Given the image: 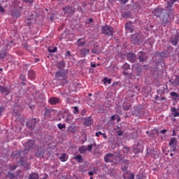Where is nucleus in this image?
Masks as SVG:
<instances>
[{"label": "nucleus", "instance_id": "1", "mask_svg": "<svg viewBox=\"0 0 179 179\" xmlns=\"http://www.w3.org/2000/svg\"><path fill=\"white\" fill-rule=\"evenodd\" d=\"M131 44H134L137 45H141L142 43H143V40L141 38L139 34H134L131 35Z\"/></svg>", "mask_w": 179, "mask_h": 179}, {"label": "nucleus", "instance_id": "2", "mask_svg": "<svg viewBox=\"0 0 179 179\" xmlns=\"http://www.w3.org/2000/svg\"><path fill=\"white\" fill-rule=\"evenodd\" d=\"M101 31L102 34H106V36H113L114 34V29L108 25L102 27Z\"/></svg>", "mask_w": 179, "mask_h": 179}, {"label": "nucleus", "instance_id": "3", "mask_svg": "<svg viewBox=\"0 0 179 179\" xmlns=\"http://www.w3.org/2000/svg\"><path fill=\"white\" fill-rule=\"evenodd\" d=\"M169 17L170 18V15H168L167 13H164L159 18L160 21L162 22V24H164V27H166V24H170L171 23V19H169ZM173 20L174 19H171V20Z\"/></svg>", "mask_w": 179, "mask_h": 179}, {"label": "nucleus", "instance_id": "4", "mask_svg": "<svg viewBox=\"0 0 179 179\" xmlns=\"http://www.w3.org/2000/svg\"><path fill=\"white\" fill-rule=\"evenodd\" d=\"M37 123L36 118L29 119L26 122V126L30 131L36 129V124Z\"/></svg>", "mask_w": 179, "mask_h": 179}, {"label": "nucleus", "instance_id": "5", "mask_svg": "<svg viewBox=\"0 0 179 179\" xmlns=\"http://www.w3.org/2000/svg\"><path fill=\"white\" fill-rule=\"evenodd\" d=\"M177 138H171L169 141V145L171 148V152H176L177 150Z\"/></svg>", "mask_w": 179, "mask_h": 179}, {"label": "nucleus", "instance_id": "6", "mask_svg": "<svg viewBox=\"0 0 179 179\" xmlns=\"http://www.w3.org/2000/svg\"><path fill=\"white\" fill-rule=\"evenodd\" d=\"M164 12H166V10L162 8L157 7L152 11V13L154 15V16H156V17L160 18L163 15Z\"/></svg>", "mask_w": 179, "mask_h": 179}, {"label": "nucleus", "instance_id": "7", "mask_svg": "<svg viewBox=\"0 0 179 179\" xmlns=\"http://www.w3.org/2000/svg\"><path fill=\"white\" fill-rule=\"evenodd\" d=\"M20 166L24 169V170H30V163L26 162L24 157H21L20 158Z\"/></svg>", "mask_w": 179, "mask_h": 179}, {"label": "nucleus", "instance_id": "8", "mask_svg": "<svg viewBox=\"0 0 179 179\" xmlns=\"http://www.w3.org/2000/svg\"><path fill=\"white\" fill-rule=\"evenodd\" d=\"M170 83H171L173 87H178L179 86V76L176 75L173 76L171 80H169Z\"/></svg>", "mask_w": 179, "mask_h": 179}, {"label": "nucleus", "instance_id": "9", "mask_svg": "<svg viewBox=\"0 0 179 179\" xmlns=\"http://www.w3.org/2000/svg\"><path fill=\"white\" fill-rule=\"evenodd\" d=\"M138 59L139 62H145L148 59V55L143 51H141L138 53Z\"/></svg>", "mask_w": 179, "mask_h": 179}, {"label": "nucleus", "instance_id": "10", "mask_svg": "<svg viewBox=\"0 0 179 179\" xmlns=\"http://www.w3.org/2000/svg\"><path fill=\"white\" fill-rule=\"evenodd\" d=\"M61 103V99L59 97H51L48 100V103L51 104V106H57V104H59Z\"/></svg>", "mask_w": 179, "mask_h": 179}, {"label": "nucleus", "instance_id": "11", "mask_svg": "<svg viewBox=\"0 0 179 179\" xmlns=\"http://www.w3.org/2000/svg\"><path fill=\"white\" fill-rule=\"evenodd\" d=\"M104 162L105 163H113V162H114V154L110 152L106 154L104 156Z\"/></svg>", "mask_w": 179, "mask_h": 179}, {"label": "nucleus", "instance_id": "12", "mask_svg": "<svg viewBox=\"0 0 179 179\" xmlns=\"http://www.w3.org/2000/svg\"><path fill=\"white\" fill-rule=\"evenodd\" d=\"M63 10L64 12V15H66V16H72L73 13H75V10L72 7L66 6L63 8Z\"/></svg>", "mask_w": 179, "mask_h": 179}, {"label": "nucleus", "instance_id": "13", "mask_svg": "<svg viewBox=\"0 0 179 179\" xmlns=\"http://www.w3.org/2000/svg\"><path fill=\"white\" fill-rule=\"evenodd\" d=\"M0 92L3 96H8L10 93V88L0 85Z\"/></svg>", "mask_w": 179, "mask_h": 179}, {"label": "nucleus", "instance_id": "14", "mask_svg": "<svg viewBox=\"0 0 179 179\" xmlns=\"http://www.w3.org/2000/svg\"><path fill=\"white\" fill-rule=\"evenodd\" d=\"M127 59L131 64H135V62H136V55H135V53L129 52L127 55Z\"/></svg>", "mask_w": 179, "mask_h": 179}, {"label": "nucleus", "instance_id": "15", "mask_svg": "<svg viewBox=\"0 0 179 179\" xmlns=\"http://www.w3.org/2000/svg\"><path fill=\"white\" fill-rule=\"evenodd\" d=\"M83 125L85 127H92L93 125V117L91 116L85 117Z\"/></svg>", "mask_w": 179, "mask_h": 179}, {"label": "nucleus", "instance_id": "16", "mask_svg": "<svg viewBox=\"0 0 179 179\" xmlns=\"http://www.w3.org/2000/svg\"><path fill=\"white\" fill-rule=\"evenodd\" d=\"M55 77L57 78V79H59V80H64V79H66V73L59 71L56 72Z\"/></svg>", "mask_w": 179, "mask_h": 179}, {"label": "nucleus", "instance_id": "17", "mask_svg": "<svg viewBox=\"0 0 179 179\" xmlns=\"http://www.w3.org/2000/svg\"><path fill=\"white\" fill-rule=\"evenodd\" d=\"M171 98L172 99L173 101H176L178 103L179 101V94L176 92H171L170 93Z\"/></svg>", "mask_w": 179, "mask_h": 179}, {"label": "nucleus", "instance_id": "18", "mask_svg": "<svg viewBox=\"0 0 179 179\" xmlns=\"http://www.w3.org/2000/svg\"><path fill=\"white\" fill-rule=\"evenodd\" d=\"M35 145L34 141L28 140V141L25 143V148L26 149H29L30 150V149H33V148H34Z\"/></svg>", "mask_w": 179, "mask_h": 179}, {"label": "nucleus", "instance_id": "19", "mask_svg": "<svg viewBox=\"0 0 179 179\" xmlns=\"http://www.w3.org/2000/svg\"><path fill=\"white\" fill-rule=\"evenodd\" d=\"M22 156V151H13L11 154V157L13 159H15V160H17V159H20Z\"/></svg>", "mask_w": 179, "mask_h": 179}, {"label": "nucleus", "instance_id": "20", "mask_svg": "<svg viewBox=\"0 0 179 179\" xmlns=\"http://www.w3.org/2000/svg\"><path fill=\"white\" fill-rule=\"evenodd\" d=\"M166 15L170 16V19H174V9L173 8H166Z\"/></svg>", "mask_w": 179, "mask_h": 179}, {"label": "nucleus", "instance_id": "21", "mask_svg": "<svg viewBox=\"0 0 179 179\" xmlns=\"http://www.w3.org/2000/svg\"><path fill=\"white\" fill-rule=\"evenodd\" d=\"M113 160H114L115 164H118V163H121V162L122 160L121 154L118 153L116 155H114Z\"/></svg>", "mask_w": 179, "mask_h": 179}, {"label": "nucleus", "instance_id": "22", "mask_svg": "<svg viewBox=\"0 0 179 179\" xmlns=\"http://www.w3.org/2000/svg\"><path fill=\"white\" fill-rule=\"evenodd\" d=\"M77 129H78V127H76V126H70L67 128L66 131L69 134H76Z\"/></svg>", "mask_w": 179, "mask_h": 179}, {"label": "nucleus", "instance_id": "23", "mask_svg": "<svg viewBox=\"0 0 179 179\" xmlns=\"http://www.w3.org/2000/svg\"><path fill=\"white\" fill-rule=\"evenodd\" d=\"M178 38L173 35L171 37L170 43H171L173 45L176 47V45L178 44Z\"/></svg>", "mask_w": 179, "mask_h": 179}, {"label": "nucleus", "instance_id": "24", "mask_svg": "<svg viewBox=\"0 0 179 179\" xmlns=\"http://www.w3.org/2000/svg\"><path fill=\"white\" fill-rule=\"evenodd\" d=\"M171 111L172 112V115L173 117H179V107L178 108H176L175 107H171Z\"/></svg>", "mask_w": 179, "mask_h": 179}, {"label": "nucleus", "instance_id": "25", "mask_svg": "<svg viewBox=\"0 0 179 179\" xmlns=\"http://www.w3.org/2000/svg\"><path fill=\"white\" fill-rule=\"evenodd\" d=\"M91 52H92V54H96V55H99V54H100L99 45L94 44L93 48L91 50Z\"/></svg>", "mask_w": 179, "mask_h": 179}, {"label": "nucleus", "instance_id": "26", "mask_svg": "<svg viewBox=\"0 0 179 179\" xmlns=\"http://www.w3.org/2000/svg\"><path fill=\"white\" fill-rule=\"evenodd\" d=\"M73 160H76L77 163H83V157L80 154H78L77 155L73 157Z\"/></svg>", "mask_w": 179, "mask_h": 179}, {"label": "nucleus", "instance_id": "27", "mask_svg": "<svg viewBox=\"0 0 179 179\" xmlns=\"http://www.w3.org/2000/svg\"><path fill=\"white\" fill-rule=\"evenodd\" d=\"M35 156L39 159H43V157H44V150H42L41 149L38 150V151L35 152Z\"/></svg>", "mask_w": 179, "mask_h": 179}, {"label": "nucleus", "instance_id": "28", "mask_svg": "<svg viewBox=\"0 0 179 179\" xmlns=\"http://www.w3.org/2000/svg\"><path fill=\"white\" fill-rule=\"evenodd\" d=\"M28 78L31 80H34V79H36V72H34V71H33V70H30L28 72Z\"/></svg>", "mask_w": 179, "mask_h": 179}, {"label": "nucleus", "instance_id": "29", "mask_svg": "<svg viewBox=\"0 0 179 179\" xmlns=\"http://www.w3.org/2000/svg\"><path fill=\"white\" fill-rule=\"evenodd\" d=\"M90 52V50L86 49V48H83L80 50V54L82 55V57H86L89 53Z\"/></svg>", "mask_w": 179, "mask_h": 179}, {"label": "nucleus", "instance_id": "30", "mask_svg": "<svg viewBox=\"0 0 179 179\" xmlns=\"http://www.w3.org/2000/svg\"><path fill=\"white\" fill-rule=\"evenodd\" d=\"M115 131L117 135V136H122L124 135V130L121 129V127H117V128L115 129Z\"/></svg>", "mask_w": 179, "mask_h": 179}, {"label": "nucleus", "instance_id": "31", "mask_svg": "<svg viewBox=\"0 0 179 179\" xmlns=\"http://www.w3.org/2000/svg\"><path fill=\"white\" fill-rule=\"evenodd\" d=\"M87 150V147H86L85 145H81L78 148V151L81 155H85Z\"/></svg>", "mask_w": 179, "mask_h": 179}, {"label": "nucleus", "instance_id": "32", "mask_svg": "<svg viewBox=\"0 0 179 179\" xmlns=\"http://www.w3.org/2000/svg\"><path fill=\"white\" fill-rule=\"evenodd\" d=\"M19 79L20 80H21L20 84L23 86H26V76H24V74H20Z\"/></svg>", "mask_w": 179, "mask_h": 179}, {"label": "nucleus", "instance_id": "33", "mask_svg": "<svg viewBox=\"0 0 179 179\" xmlns=\"http://www.w3.org/2000/svg\"><path fill=\"white\" fill-rule=\"evenodd\" d=\"M59 159L61 162H66V160H68V155L66 153H62L59 157Z\"/></svg>", "mask_w": 179, "mask_h": 179}, {"label": "nucleus", "instance_id": "34", "mask_svg": "<svg viewBox=\"0 0 179 179\" xmlns=\"http://www.w3.org/2000/svg\"><path fill=\"white\" fill-rule=\"evenodd\" d=\"M40 178V175L37 173H31L29 176L28 179H38Z\"/></svg>", "mask_w": 179, "mask_h": 179}, {"label": "nucleus", "instance_id": "35", "mask_svg": "<svg viewBox=\"0 0 179 179\" xmlns=\"http://www.w3.org/2000/svg\"><path fill=\"white\" fill-rule=\"evenodd\" d=\"M57 68L58 69H64L65 68V61L62 60L59 62H57Z\"/></svg>", "mask_w": 179, "mask_h": 179}, {"label": "nucleus", "instance_id": "36", "mask_svg": "<svg viewBox=\"0 0 179 179\" xmlns=\"http://www.w3.org/2000/svg\"><path fill=\"white\" fill-rule=\"evenodd\" d=\"M83 38H80L77 41L78 47H85L86 45V41H82Z\"/></svg>", "mask_w": 179, "mask_h": 179}, {"label": "nucleus", "instance_id": "37", "mask_svg": "<svg viewBox=\"0 0 179 179\" xmlns=\"http://www.w3.org/2000/svg\"><path fill=\"white\" fill-rule=\"evenodd\" d=\"M73 120V116H72V114H69L65 119V122H68V124H70V122H72Z\"/></svg>", "mask_w": 179, "mask_h": 179}, {"label": "nucleus", "instance_id": "38", "mask_svg": "<svg viewBox=\"0 0 179 179\" xmlns=\"http://www.w3.org/2000/svg\"><path fill=\"white\" fill-rule=\"evenodd\" d=\"M96 146H97L96 143H94L91 145H88L87 147V150H89V152H92L93 148H96Z\"/></svg>", "mask_w": 179, "mask_h": 179}, {"label": "nucleus", "instance_id": "39", "mask_svg": "<svg viewBox=\"0 0 179 179\" xmlns=\"http://www.w3.org/2000/svg\"><path fill=\"white\" fill-rule=\"evenodd\" d=\"M131 69V66L128 63H124L122 66V69H123V71H128V69Z\"/></svg>", "mask_w": 179, "mask_h": 179}, {"label": "nucleus", "instance_id": "40", "mask_svg": "<svg viewBox=\"0 0 179 179\" xmlns=\"http://www.w3.org/2000/svg\"><path fill=\"white\" fill-rule=\"evenodd\" d=\"M174 2H177V0H173V1L170 0L166 3L167 6L166 8H173V5H174Z\"/></svg>", "mask_w": 179, "mask_h": 179}, {"label": "nucleus", "instance_id": "41", "mask_svg": "<svg viewBox=\"0 0 179 179\" xmlns=\"http://www.w3.org/2000/svg\"><path fill=\"white\" fill-rule=\"evenodd\" d=\"M57 50H58V48L57 47H51L50 46L48 48V51L49 52H57Z\"/></svg>", "mask_w": 179, "mask_h": 179}, {"label": "nucleus", "instance_id": "42", "mask_svg": "<svg viewBox=\"0 0 179 179\" xmlns=\"http://www.w3.org/2000/svg\"><path fill=\"white\" fill-rule=\"evenodd\" d=\"M52 110L51 109H45V113L44 115L45 117H50V115H51V113H52Z\"/></svg>", "mask_w": 179, "mask_h": 179}, {"label": "nucleus", "instance_id": "43", "mask_svg": "<svg viewBox=\"0 0 179 179\" xmlns=\"http://www.w3.org/2000/svg\"><path fill=\"white\" fill-rule=\"evenodd\" d=\"M127 179H134L135 178V174L131 172L127 171Z\"/></svg>", "mask_w": 179, "mask_h": 179}, {"label": "nucleus", "instance_id": "44", "mask_svg": "<svg viewBox=\"0 0 179 179\" xmlns=\"http://www.w3.org/2000/svg\"><path fill=\"white\" fill-rule=\"evenodd\" d=\"M122 16L124 19H128V17H129V16H131V13H129V12L123 13Z\"/></svg>", "mask_w": 179, "mask_h": 179}, {"label": "nucleus", "instance_id": "45", "mask_svg": "<svg viewBox=\"0 0 179 179\" xmlns=\"http://www.w3.org/2000/svg\"><path fill=\"white\" fill-rule=\"evenodd\" d=\"M6 57V52L1 50L0 51V59H3Z\"/></svg>", "mask_w": 179, "mask_h": 179}, {"label": "nucleus", "instance_id": "46", "mask_svg": "<svg viewBox=\"0 0 179 179\" xmlns=\"http://www.w3.org/2000/svg\"><path fill=\"white\" fill-rule=\"evenodd\" d=\"M73 114L77 115L80 113V111L79 110V108L78 106H74L73 107Z\"/></svg>", "mask_w": 179, "mask_h": 179}, {"label": "nucleus", "instance_id": "47", "mask_svg": "<svg viewBox=\"0 0 179 179\" xmlns=\"http://www.w3.org/2000/svg\"><path fill=\"white\" fill-rule=\"evenodd\" d=\"M103 83H108V85H111V79L108 78L107 77L103 78Z\"/></svg>", "mask_w": 179, "mask_h": 179}, {"label": "nucleus", "instance_id": "48", "mask_svg": "<svg viewBox=\"0 0 179 179\" xmlns=\"http://www.w3.org/2000/svg\"><path fill=\"white\" fill-rule=\"evenodd\" d=\"M57 128H59V129L62 130V129H64V128H66V125H65V124L59 123L57 124Z\"/></svg>", "mask_w": 179, "mask_h": 179}, {"label": "nucleus", "instance_id": "49", "mask_svg": "<svg viewBox=\"0 0 179 179\" xmlns=\"http://www.w3.org/2000/svg\"><path fill=\"white\" fill-rule=\"evenodd\" d=\"M35 97L39 99V100H43L44 99V94H38V95H35Z\"/></svg>", "mask_w": 179, "mask_h": 179}, {"label": "nucleus", "instance_id": "50", "mask_svg": "<svg viewBox=\"0 0 179 179\" xmlns=\"http://www.w3.org/2000/svg\"><path fill=\"white\" fill-rule=\"evenodd\" d=\"M130 108H131V105L123 106V109L124 110V111H128V110H130Z\"/></svg>", "mask_w": 179, "mask_h": 179}, {"label": "nucleus", "instance_id": "51", "mask_svg": "<svg viewBox=\"0 0 179 179\" xmlns=\"http://www.w3.org/2000/svg\"><path fill=\"white\" fill-rule=\"evenodd\" d=\"M122 164H126L125 166L127 165H129V161H128L127 159H122V161H120Z\"/></svg>", "mask_w": 179, "mask_h": 179}, {"label": "nucleus", "instance_id": "52", "mask_svg": "<svg viewBox=\"0 0 179 179\" xmlns=\"http://www.w3.org/2000/svg\"><path fill=\"white\" fill-rule=\"evenodd\" d=\"M8 178H10V179H13V178H15V175L10 172H8Z\"/></svg>", "mask_w": 179, "mask_h": 179}, {"label": "nucleus", "instance_id": "53", "mask_svg": "<svg viewBox=\"0 0 179 179\" xmlns=\"http://www.w3.org/2000/svg\"><path fill=\"white\" fill-rule=\"evenodd\" d=\"M87 113V110L86 109H83L80 112V115L83 116L86 115Z\"/></svg>", "mask_w": 179, "mask_h": 179}, {"label": "nucleus", "instance_id": "54", "mask_svg": "<svg viewBox=\"0 0 179 179\" xmlns=\"http://www.w3.org/2000/svg\"><path fill=\"white\" fill-rule=\"evenodd\" d=\"M122 73L124 76H131V73L127 72V71H123Z\"/></svg>", "mask_w": 179, "mask_h": 179}, {"label": "nucleus", "instance_id": "55", "mask_svg": "<svg viewBox=\"0 0 179 179\" xmlns=\"http://www.w3.org/2000/svg\"><path fill=\"white\" fill-rule=\"evenodd\" d=\"M65 57H66V58H69V57H71V52L69 50L66 52Z\"/></svg>", "mask_w": 179, "mask_h": 179}, {"label": "nucleus", "instance_id": "56", "mask_svg": "<svg viewBox=\"0 0 179 179\" xmlns=\"http://www.w3.org/2000/svg\"><path fill=\"white\" fill-rule=\"evenodd\" d=\"M128 1L129 0H120V3L121 5H125V3H128Z\"/></svg>", "mask_w": 179, "mask_h": 179}, {"label": "nucleus", "instance_id": "57", "mask_svg": "<svg viewBox=\"0 0 179 179\" xmlns=\"http://www.w3.org/2000/svg\"><path fill=\"white\" fill-rule=\"evenodd\" d=\"M127 30H128L130 33H134V27H132V26L128 27Z\"/></svg>", "mask_w": 179, "mask_h": 179}, {"label": "nucleus", "instance_id": "58", "mask_svg": "<svg viewBox=\"0 0 179 179\" xmlns=\"http://www.w3.org/2000/svg\"><path fill=\"white\" fill-rule=\"evenodd\" d=\"M23 48H25V50H29V45H27L26 43L22 44Z\"/></svg>", "mask_w": 179, "mask_h": 179}, {"label": "nucleus", "instance_id": "59", "mask_svg": "<svg viewBox=\"0 0 179 179\" xmlns=\"http://www.w3.org/2000/svg\"><path fill=\"white\" fill-rule=\"evenodd\" d=\"M131 26H132V22H129L126 23L125 27H126V29H127L128 27H131Z\"/></svg>", "mask_w": 179, "mask_h": 179}, {"label": "nucleus", "instance_id": "60", "mask_svg": "<svg viewBox=\"0 0 179 179\" xmlns=\"http://www.w3.org/2000/svg\"><path fill=\"white\" fill-rule=\"evenodd\" d=\"M23 2H24L25 3H27V2L29 3H33V2H34V0H22Z\"/></svg>", "mask_w": 179, "mask_h": 179}, {"label": "nucleus", "instance_id": "61", "mask_svg": "<svg viewBox=\"0 0 179 179\" xmlns=\"http://www.w3.org/2000/svg\"><path fill=\"white\" fill-rule=\"evenodd\" d=\"M122 171H127L128 170V165H124V167L122 168Z\"/></svg>", "mask_w": 179, "mask_h": 179}, {"label": "nucleus", "instance_id": "62", "mask_svg": "<svg viewBox=\"0 0 179 179\" xmlns=\"http://www.w3.org/2000/svg\"><path fill=\"white\" fill-rule=\"evenodd\" d=\"M100 135H103V133H101V131H98L95 134V136L99 138V136H100Z\"/></svg>", "mask_w": 179, "mask_h": 179}, {"label": "nucleus", "instance_id": "63", "mask_svg": "<svg viewBox=\"0 0 179 179\" xmlns=\"http://www.w3.org/2000/svg\"><path fill=\"white\" fill-rule=\"evenodd\" d=\"M0 12H1V13H3L5 12V8H3L2 6H0Z\"/></svg>", "mask_w": 179, "mask_h": 179}, {"label": "nucleus", "instance_id": "64", "mask_svg": "<svg viewBox=\"0 0 179 179\" xmlns=\"http://www.w3.org/2000/svg\"><path fill=\"white\" fill-rule=\"evenodd\" d=\"M26 23H27V26H29V27H30V26H31V22H30L29 20H27Z\"/></svg>", "mask_w": 179, "mask_h": 179}]
</instances>
